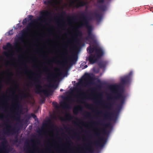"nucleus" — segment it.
<instances>
[{
  "mask_svg": "<svg viewBox=\"0 0 153 153\" xmlns=\"http://www.w3.org/2000/svg\"><path fill=\"white\" fill-rule=\"evenodd\" d=\"M63 89H60V91H61V92H62V91H63Z\"/></svg>",
  "mask_w": 153,
  "mask_h": 153,
  "instance_id": "8fccbe9b",
  "label": "nucleus"
},
{
  "mask_svg": "<svg viewBox=\"0 0 153 153\" xmlns=\"http://www.w3.org/2000/svg\"><path fill=\"white\" fill-rule=\"evenodd\" d=\"M7 143V141L5 139L1 143L0 146V150L2 151V152L0 153H9L10 150L9 148H7L6 145Z\"/></svg>",
  "mask_w": 153,
  "mask_h": 153,
  "instance_id": "ddd939ff",
  "label": "nucleus"
},
{
  "mask_svg": "<svg viewBox=\"0 0 153 153\" xmlns=\"http://www.w3.org/2000/svg\"><path fill=\"white\" fill-rule=\"evenodd\" d=\"M33 147H34L35 146V145H33Z\"/></svg>",
  "mask_w": 153,
  "mask_h": 153,
  "instance_id": "4d7b16f0",
  "label": "nucleus"
},
{
  "mask_svg": "<svg viewBox=\"0 0 153 153\" xmlns=\"http://www.w3.org/2000/svg\"><path fill=\"white\" fill-rule=\"evenodd\" d=\"M77 137V138L78 139H79V138H78V137Z\"/></svg>",
  "mask_w": 153,
  "mask_h": 153,
  "instance_id": "052dcab7",
  "label": "nucleus"
},
{
  "mask_svg": "<svg viewBox=\"0 0 153 153\" xmlns=\"http://www.w3.org/2000/svg\"><path fill=\"white\" fill-rule=\"evenodd\" d=\"M76 1L78 2L76 5V7L78 8L83 7L86 4V2L83 1H79L78 0H76Z\"/></svg>",
  "mask_w": 153,
  "mask_h": 153,
  "instance_id": "6ab92c4d",
  "label": "nucleus"
},
{
  "mask_svg": "<svg viewBox=\"0 0 153 153\" xmlns=\"http://www.w3.org/2000/svg\"><path fill=\"white\" fill-rule=\"evenodd\" d=\"M97 3V6L99 10L104 12L107 10V4L105 0H98Z\"/></svg>",
  "mask_w": 153,
  "mask_h": 153,
  "instance_id": "9d476101",
  "label": "nucleus"
},
{
  "mask_svg": "<svg viewBox=\"0 0 153 153\" xmlns=\"http://www.w3.org/2000/svg\"><path fill=\"white\" fill-rule=\"evenodd\" d=\"M79 108L80 109L82 108V107L81 106H79L78 107H75L73 110V112L75 114H77L79 110Z\"/></svg>",
  "mask_w": 153,
  "mask_h": 153,
  "instance_id": "b1692460",
  "label": "nucleus"
},
{
  "mask_svg": "<svg viewBox=\"0 0 153 153\" xmlns=\"http://www.w3.org/2000/svg\"><path fill=\"white\" fill-rule=\"evenodd\" d=\"M46 72H49L50 71V69L48 68H46Z\"/></svg>",
  "mask_w": 153,
  "mask_h": 153,
  "instance_id": "a19ab883",
  "label": "nucleus"
},
{
  "mask_svg": "<svg viewBox=\"0 0 153 153\" xmlns=\"http://www.w3.org/2000/svg\"><path fill=\"white\" fill-rule=\"evenodd\" d=\"M36 76V77H34L33 80L34 85L36 87L35 93L38 94L42 93L45 95L47 94L48 91L46 90L41 89L42 88V86L40 84L41 82L39 80L41 76L39 74H37Z\"/></svg>",
  "mask_w": 153,
  "mask_h": 153,
  "instance_id": "39448f33",
  "label": "nucleus"
},
{
  "mask_svg": "<svg viewBox=\"0 0 153 153\" xmlns=\"http://www.w3.org/2000/svg\"><path fill=\"white\" fill-rule=\"evenodd\" d=\"M68 19L70 20H76V17L75 16H69L68 17Z\"/></svg>",
  "mask_w": 153,
  "mask_h": 153,
  "instance_id": "bb28decb",
  "label": "nucleus"
},
{
  "mask_svg": "<svg viewBox=\"0 0 153 153\" xmlns=\"http://www.w3.org/2000/svg\"><path fill=\"white\" fill-rule=\"evenodd\" d=\"M4 104H2V105H1V108H3V107H4Z\"/></svg>",
  "mask_w": 153,
  "mask_h": 153,
  "instance_id": "49530a36",
  "label": "nucleus"
},
{
  "mask_svg": "<svg viewBox=\"0 0 153 153\" xmlns=\"http://www.w3.org/2000/svg\"><path fill=\"white\" fill-rule=\"evenodd\" d=\"M51 68H53V66H51Z\"/></svg>",
  "mask_w": 153,
  "mask_h": 153,
  "instance_id": "bf43d9fd",
  "label": "nucleus"
},
{
  "mask_svg": "<svg viewBox=\"0 0 153 153\" xmlns=\"http://www.w3.org/2000/svg\"><path fill=\"white\" fill-rule=\"evenodd\" d=\"M5 55H6V56H7V55H6V54H7V52H5Z\"/></svg>",
  "mask_w": 153,
  "mask_h": 153,
  "instance_id": "6e6d98bb",
  "label": "nucleus"
},
{
  "mask_svg": "<svg viewBox=\"0 0 153 153\" xmlns=\"http://www.w3.org/2000/svg\"><path fill=\"white\" fill-rule=\"evenodd\" d=\"M82 48H15V49H68V57L62 62L58 61V64L62 66V68L66 70L68 66V63L70 64L76 63L77 61L78 55Z\"/></svg>",
  "mask_w": 153,
  "mask_h": 153,
  "instance_id": "7ed1b4c3",
  "label": "nucleus"
},
{
  "mask_svg": "<svg viewBox=\"0 0 153 153\" xmlns=\"http://www.w3.org/2000/svg\"><path fill=\"white\" fill-rule=\"evenodd\" d=\"M75 134H76V133H75Z\"/></svg>",
  "mask_w": 153,
  "mask_h": 153,
  "instance_id": "e2e57ef3",
  "label": "nucleus"
},
{
  "mask_svg": "<svg viewBox=\"0 0 153 153\" xmlns=\"http://www.w3.org/2000/svg\"><path fill=\"white\" fill-rule=\"evenodd\" d=\"M102 48H87V51L89 54L86 58V60L91 64L98 62L104 56L105 52Z\"/></svg>",
  "mask_w": 153,
  "mask_h": 153,
  "instance_id": "20e7f679",
  "label": "nucleus"
},
{
  "mask_svg": "<svg viewBox=\"0 0 153 153\" xmlns=\"http://www.w3.org/2000/svg\"><path fill=\"white\" fill-rule=\"evenodd\" d=\"M29 143L28 142H26L25 143V146L27 148V150L29 151H30V150H29V149L30 148V147L29 146Z\"/></svg>",
  "mask_w": 153,
  "mask_h": 153,
  "instance_id": "c756f323",
  "label": "nucleus"
},
{
  "mask_svg": "<svg viewBox=\"0 0 153 153\" xmlns=\"http://www.w3.org/2000/svg\"><path fill=\"white\" fill-rule=\"evenodd\" d=\"M67 142L68 144L69 145H71V144H73V143L72 142L71 140H67Z\"/></svg>",
  "mask_w": 153,
  "mask_h": 153,
  "instance_id": "4c0bfd02",
  "label": "nucleus"
},
{
  "mask_svg": "<svg viewBox=\"0 0 153 153\" xmlns=\"http://www.w3.org/2000/svg\"><path fill=\"white\" fill-rule=\"evenodd\" d=\"M97 114L98 115H102V112L98 111L97 112Z\"/></svg>",
  "mask_w": 153,
  "mask_h": 153,
  "instance_id": "79ce46f5",
  "label": "nucleus"
},
{
  "mask_svg": "<svg viewBox=\"0 0 153 153\" xmlns=\"http://www.w3.org/2000/svg\"><path fill=\"white\" fill-rule=\"evenodd\" d=\"M75 30V33H72L70 40V43L73 45H77L79 43L80 39L78 37L82 35V32L78 29V28H76Z\"/></svg>",
  "mask_w": 153,
  "mask_h": 153,
  "instance_id": "6e6552de",
  "label": "nucleus"
},
{
  "mask_svg": "<svg viewBox=\"0 0 153 153\" xmlns=\"http://www.w3.org/2000/svg\"><path fill=\"white\" fill-rule=\"evenodd\" d=\"M14 143H16L18 141V139L17 137H16L13 140Z\"/></svg>",
  "mask_w": 153,
  "mask_h": 153,
  "instance_id": "e433bc0d",
  "label": "nucleus"
},
{
  "mask_svg": "<svg viewBox=\"0 0 153 153\" xmlns=\"http://www.w3.org/2000/svg\"><path fill=\"white\" fill-rule=\"evenodd\" d=\"M30 79H31V78L30 77Z\"/></svg>",
  "mask_w": 153,
  "mask_h": 153,
  "instance_id": "680f3d73",
  "label": "nucleus"
},
{
  "mask_svg": "<svg viewBox=\"0 0 153 153\" xmlns=\"http://www.w3.org/2000/svg\"><path fill=\"white\" fill-rule=\"evenodd\" d=\"M67 120H71L73 118V117L70 114H68L65 116Z\"/></svg>",
  "mask_w": 153,
  "mask_h": 153,
  "instance_id": "c85d7f7f",
  "label": "nucleus"
},
{
  "mask_svg": "<svg viewBox=\"0 0 153 153\" xmlns=\"http://www.w3.org/2000/svg\"><path fill=\"white\" fill-rule=\"evenodd\" d=\"M31 116L35 120H36L37 119V117L36 115L33 113H31Z\"/></svg>",
  "mask_w": 153,
  "mask_h": 153,
  "instance_id": "2f4dec72",
  "label": "nucleus"
},
{
  "mask_svg": "<svg viewBox=\"0 0 153 153\" xmlns=\"http://www.w3.org/2000/svg\"><path fill=\"white\" fill-rule=\"evenodd\" d=\"M102 121L101 123H100V124L101 125L103 126H104L105 127H108L110 126V123H108L106 124H103L102 123Z\"/></svg>",
  "mask_w": 153,
  "mask_h": 153,
  "instance_id": "7c9ffc66",
  "label": "nucleus"
},
{
  "mask_svg": "<svg viewBox=\"0 0 153 153\" xmlns=\"http://www.w3.org/2000/svg\"><path fill=\"white\" fill-rule=\"evenodd\" d=\"M78 90L79 92L81 93L79 95L81 96V97L79 98H77V101H78L79 99L80 100V102H82L83 98H88V96L86 95L85 92L83 91L81 89H78Z\"/></svg>",
  "mask_w": 153,
  "mask_h": 153,
  "instance_id": "2eb2a0df",
  "label": "nucleus"
},
{
  "mask_svg": "<svg viewBox=\"0 0 153 153\" xmlns=\"http://www.w3.org/2000/svg\"><path fill=\"white\" fill-rule=\"evenodd\" d=\"M132 74V72L131 71L128 75L121 78L120 82L122 85H125L128 84L129 83Z\"/></svg>",
  "mask_w": 153,
  "mask_h": 153,
  "instance_id": "9b49d317",
  "label": "nucleus"
},
{
  "mask_svg": "<svg viewBox=\"0 0 153 153\" xmlns=\"http://www.w3.org/2000/svg\"><path fill=\"white\" fill-rule=\"evenodd\" d=\"M98 82H99L101 83V81H100V80H98Z\"/></svg>",
  "mask_w": 153,
  "mask_h": 153,
  "instance_id": "3c124183",
  "label": "nucleus"
},
{
  "mask_svg": "<svg viewBox=\"0 0 153 153\" xmlns=\"http://www.w3.org/2000/svg\"><path fill=\"white\" fill-rule=\"evenodd\" d=\"M9 73H10V74H12V72H10Z\"/></svg>",
  "mask_w": 153,
  "mask_h": 153,
  "instance_id": "5fc2aeb1",
  "label": "nucleus"
},
{
  "mask_svg": "<svg viewBox=\"0 0 153 153\" xmlns=\"http://www.w3.org/2000/svg\"><path fill=\"white\" fill-rule=\"evenodd\" d=\"M66 99L67 100H68V99H69L70 100H71V101H74V100H73L71 99V98H69V99H68V98H66Z\"/></svg>",
  "mask_w": 153,
  "mask_h": 153,
  "instance_id": "37998d69",
  "label": "nucleus"
},
{
  "mask_svg": "<svg viewBox=\"0 0 153 153\" xmlns=\"http://www.w3.org/2000/svg\"><path fill=\"white\" fill-rule=\"evenodd\" d=\"M29 31L27 30L25 28L21 32V35L18 37V41L16 42V43L21 42L23 43L25 40V37L27 36L28 32Z\"/></svg>",
  "mask_w": 153,
  "mask_h": 153,
  "instance_id": "4468645a",
  "label": "nucleus"
},
{
  "mask_svg": "<svg viewBox=\"0 0 153 153\" xmlns=\"http://www.w3.org/2000/svg\"><path fill=\"white\" fill-rule=\"evenodd\" d=\"M4 118V117L3 115H0V119L1 120H2Z\"/></svg>",
  "mask_w": 153,
  "mask_h": 153,
  "instance_id": "ea45409f",
  "label": "nucleus"
},
{
  "mask_svg": "<svg viewBox=\"0 0 153 153\" xmlns=\"http://www.w3.org/2000/svg\"><path fill=\"white\" fill-rule=\"evenodd\" d=\"M36 22V21L34 20L31 21L29 23L26 28L27 30L29 31H30L32 29V27L33 25V23H35Z\"/></svg>",
  "mask_w": 153,
  "mask_h": 153,
  "instance_id": "a211bd4d",
  "label": "nucleus"
},
{
  "mask_svg": "<svg viewBox=\"0 0 153 153\" xmlns=\"http://www.w3.org/2000/svg\"><path fill=\"white\" fill-rule=\"evenodd\" d=\"M68 43H70V40L68 39ZM68 45V47H37L36 48H81V47H68V44H67Z\"/></svg>",
  "mask_w": 153,
  "mask_h": 153,
  "instance_id": "412c9836",
  "label": "nucleus"
},
{
  "mask_svg": "<svg viewBox=\"0 0 153 153\" xmlns=\"http://www.w3.org/2000/svg\"><path fill=\"white\" fill-rule=\"evenodd\" d=\"M37 47H36V48ZM2 48H36V47H12L11 44L9 42L7 43L5 45H4Z\"/></svg>",
  "mask_w": 153,
  "mask_h": 153,
  "instance_id": "f3484780",
  "label": "nucleus"
},
{
  "mask_svg": "<svg viewBox=\"0 0 153 153\" xmlns=\"http://www.w3.org/2000/svg\"><path fill=\"white\" fill-rule=\"evenodd\" d=\"M94 79V77L89 74H86L84 77L79 81V84L83 86L86 87L91 83L92 81Z\"/></svg>",
  "mask_w": 153,
  "mask_h": 153,
  "instance_id": "0eeeda50",
  "label": "nucleus"
},
{
  "mask_svg": "<svg viewBox=\"0 0 153 153\" xmlns=\"http://www.w3.org/2000/svg\"><path fill=\"white\" fill-rule=\"evenodd\" d=\"M22 94L23 95L22 96L18 95H16L15 96L16 100L14 101V104L16 107L15 109L17 111L16 114L17 115H19V113L20 114L21 112V106L20 105V102L18 100V98L20 97L21 98L22 97L24 98H28L29 96V94L28 93H23Z\"/></svg>",
  "mask_w": 153,
  "mask_h": 153,
  "instance_id": "423d86ee",
  "label": "nucleus"
},
{
  "mask_svg": "<svg viewBox=\"0 0 153 153\" xmlns=\"http://www.w3.org/2000/svg\"><path fill=\"white\" fill-rule=\"evenodd\" d=\"M101 131L102 132V133H104V134L106 133V130L105 128H103L101 129Z\"/></svg>",
  "mask_w": 153,
  "mask_h": 153,
  "instance_id": "c9c22d12",
  "label": "nucleus"
},
{
  "mask_svg": "<svg viewBox=\"0 0 153 153\" xmlns=\"http://www.w3.org/2000/svg\"><path fill=\"white\" fill-rule=\"evenodd\" d=\"M3 124L6 126V130L3 131V133L5 135H10V134L16 133L17 131L16 128L14 127L11 128L12 126L9 123L8 119L7 120L6 122H4Z\"/></svg>",
  "mask_w": 153,
  "mask_h": 153,
  "instance_id": "1a4fd4ad",
  "label": "nucleus"
},
{
  "mask_svg": "<svg viewBox=\"0 0 153 153\" xmlns=\"http://www.w3.org/2000/svg\"><path fill=\"white\" fill-rule=\"evenodd\" d=\"M52 124V122L51 120L49 119L46 121V123L44 124V125L45 126H47L49 125H51Z\"/></svg>",
  "mask_w": 153,
  "mask_h": 153,
  "instance_id": "a878e982",
  "label": "nucleus"
},
{
  "mask_svg": "<svg viewBox=\"0 0 153 153\" xmlns=\"http://www.w3.org/2000/svg\"><path fill=\"white\" fill-rule=\"evenodd\" d=\"M85 116L86 117H90L91 116V114L89 112H87L86 113Z\"/></svg>",
  "mask_w": 153,
  "mask_h": 153,
  "instance_id": "f704fd0d",
  "label": "nucleus"
},
{
  "mask_svg": "<svg viewBox=\"0 0 153 153\" xmlns=\"http://www.w3.org/2000/svg\"><path fill=\"white\" fill-rule=\"evenodd\" d=\"M55 68L57 69V71H60V70L59 69H58V68Z\"/></svg>",
  "mask_w": 153,
  "mask_h": 153,
  "instance_id": "09e8293b",
  "label": "nucleus"
},
{
  "mask_svg": "<svg viewBox=\"0 0 153 153\" xmlns=\"http://www.w3.org/2000/svg\"><path fill=\"white\" fill-rule=\"evenodd\" d=\"M56 76V75L55 74H49L48 76V79H50L51 77V80H53L54 79L55 77Z\"/></svg>",
  "mask_w": 153,
  "mask_h": 153,
  "instance_id": "393cba45",
  "label": "nucleus"
},
{
  "mask_svg": "<svg viewBox=\"0 0 153 153\" xmlns=\"http://www.w3.org/2000/svg\"><path fill=\"white\" fill-rule=\"evenodd\" d=\"M52 2V1H51V0H48V1H45V2H44V4H50Z\"/></svg>",
  "mask_w": 153,
  "mask_h": 153,
  "instance_id": "72a5a7b5",
  "label": "nucleus"
},
{
  "mask_svg": "<svg viewBox=\"0 0 153 153\" xmlns=\"http://www.w3.org/2000/svg\"><path fill=\"white\" fill-rule=\"evenodd\" d=\"M41 14L42 16H48L51 15V13L47 11H44L41 12Z\"/></svg>",
  "mask_w": 153,
  "mask_h": 153,
  "instance_id": "4be33fe9",
  "label": "nucleus"
},
{
  "mask_svg": "<svg viewBox=\"0 0 153 153\" xmlns=\"http://www.w3.org/2000/svg\"><path fill=\"white\" fill-rule=\"evenodd\" d=\"M13 34V29L10 30L8 32H7L6 33V35L7 36L11 35Z\"/></svg>",
  "mask_w": 153,
  "mask_h": 153,
  "instance_id": "cd10ccee",
  "label": "nucleus"
},
{
  "mask_svg": "<svg viewBox=\"0 0 153 153\" xmlns=\"http://www.w3.org/2000/svg\"><path fill=\"white\" fill-rule=\"evenodd\" d=\"M19 117H16L15 116L12 117V118H15L16 119H19Z\"/></svg>",
  "mask_w": 153,
  "mask_h": 153,
  "instance_id": "c03bdc74",
  "label": "nucleus"
},
{
  "mask_svg": "<svg viewBox=\"0 0 153 153\" xmlns=\"http://www.w3.org/2000/svg\"><path fill=\"white\" fill-rule=\"evenodd\" d=\"M91 123H92V124H95V123L94 122H92Z\"/></svg>",
  "mask_w": 153,
  "mask_h": 153,
  "instance_id": "603ef678",
  "label": "nucleus"
},
{
  "mask_svg": "<svg viewBox=\"0 0 153 153\" xmlns=\"http://www.w3.org/2000/svg\"><path fill=\"white\" fill-rule=\"evenodd\" d=\"M60 106L63 108H67L69 107V105L65 102H64L60 104Z\"/></svg>",
  "mask_w": 153,
  "mask_h": 153,
  "instance_id": "5701e85b",
  "label": "nucleus"
},
{
  "mask_svg": "<svg viewBox=\"0 0 153 153\" xmlns=\"http://www.w3.org/2000/svg\"><path fill=\"white\" fill-rule=\"evenodd\" d=\"M13 91V89H11V90H10V91Z\"/></svg>",
  "mask_w": 153,
  "mask_h": 153,
  "instance_id": "864d4df0",
  "label": "nucleus"
},
{
  "mask_svg": "<svg viewBox=\"0 0 153 153\" xmlns=\"http://www.w3.org/2000/svg\"><path fill=\"white\" fill-rule=\"evenodd\" d=\"M107 62L106 61H102L98 63L99 67L102 69L104 68L107 65Z\"/></svg>",
  "mask_w": 153,
  "mask_h": 153,
  "instance_id": "aec40b11",
  "label": "nucleus"
},
{
  "mask_svg": "<svg viewBox=\"0 0 153 153\" xmlns=\"http://www.w3.org/2000/svg\"><path fill=\"white\" fill-rule=\"evenodd\" d=\"M94 135L99 138L98 141H95L93 143L95 146H103V144L102 143V142L104 140V138L101 136L100 133L98 132H95L94 134Z\"/></svg>",
  "mask_w": 153,
  "mask_h": 153,
  "instance_id": "f8f14e48",
  "label": "nucleus"
},
{
  "mask_svg": "<svg viewBox=\"0 0 153 153\" xmlns=\"http://www.w3.org/2000/svg\"><path fill=\"white\" fill-rule=\"evenodd\" d=\"M33 17V16L31 15H29L28 16V18L30 20H31Z\"/></svg>",
  "mask_w": 153,
  "mask_h": 153,
  "instance_id": "58836bf2",
  "label": "nucleus"
},
{
  "mask_svg": "<svg viewBox=\"0 0 153 153\" xmlns=\"http://www.w3.org/2000/svg\"><path fill=\"white\" fill-rule=\"evenodd\" d=\"M85 13L82 12L80 14V18L82 19V21L78 26V28H81L84 27H85L88 29V36L86 37V39L88 40L89 39L93 40L94 42L93 48H101L99 45L98 43L96 40L94 39V36L92 33V27L89 25V20H95L97 22H101L103 17L102 14L100 13H98L97 11H95L91 13V16L88 19V17L85 15ZM88 48H92L90 45Z\"/></svg>",
  "mask_w": 153,
  "mask_h": 153,
  "instance_id": "f03ea898",
  "label": "nucleus"
},
{
  "mask_svg": "<svg viewBox=\"0 0 153 153\" xmlns=\"http://www.w3.org/2000/svg\"><path fill=\"white\" fill-rule=\"evenodd\" d=\"M88 67V65H85L84 67V68H86Z\"/></svg>",
  "mask_w": 153,
  "mask_h": 153,
  "instance_id": "a18cd8bd",
  "label": "nucleus"
},
{
  "mask_svg": "<svg viewBox=\"0 0 153 153\" xmlns=\"http://www.w3.org/2000/svg\"><path fill=\"white\" fill-rule=\"evenodd\" d=\"M87 105H88L91 108H92V107H93V106L92 105H88V104H87Z\"/></svg>",
  "mask_w": 153,
  "mask_h": 153,
  "instance_id": "de8ad7c7",
  "label": "nucleus"
},
{
  "mask_svg": "<svg viewBox=\"0 0 153 153\" xmlns=\"http://www.w3.org/2000/svg\"><path fill=\"white\" fill-rule=\"evenodd\" d=\"M92 143H89L87 146L85 148V152L87 153L88 151L91 152L93 151V148L92 146Z\"/></svg>",
  "mask_w": 153,
  "mask_h": 153,
  "instance_id": "dca6fc26",
  "label": "nucleus"
},
{
  "mask_svg": "<svg viewBox=\"0 0 153 153\" xmlns=\"http://www.w3.org/2000/svg\"><path fill=\"white\" fill-rule=\"evenodd\" d=\"M27 22V19L26 18L23 21L22 23L23 25L26 24Z\"/></svg>",
  "mask_w": 153,
  "mask_h": 153,
  "instance_id": "473e14b6",
  "label": "nucleus"
},
{
  "mask_svg": "<svg viewBox=\"0 0 153 153\" xmlns=\"http://www.w3.org/2000/svg\"><path fill=\"white\" fill-rule=\"evenodd\" d=\"M119 88V86L118 85H112L110 86V88L112 90L114 94V96L110 94L107 98L108 100H112V102H106L105 105H103L105 108L106 109L105 113L104 114V117L106 119L113 120L116 117L115 113L111 112L110 111L113 108L114 105L116 104V102L119 100L120 102L117 105V108L119 109L122 107L125 100V97L121 92H119L118 89Z\"/></svg>",
  "mask_w": 153,
  "mask_h": 153,
  "instance_id": "f257e3e1",
  "label": "nucleus"
},
{
  "mask_svg": "<svg viewBox=\"0 0 153 153\" xmlns=\"http://www.w3.org/2000/svg\"><path fill=\"white\" fill-rule=\"evenodd\" d=\"M43 19L45 20V19L44 18H43Z\"/></svg>",
  "mask_w": 153,
  "mask_h": 153,
  "instance_id": "13d9d810",
  "label": "nucleus"
}]
</instances>
